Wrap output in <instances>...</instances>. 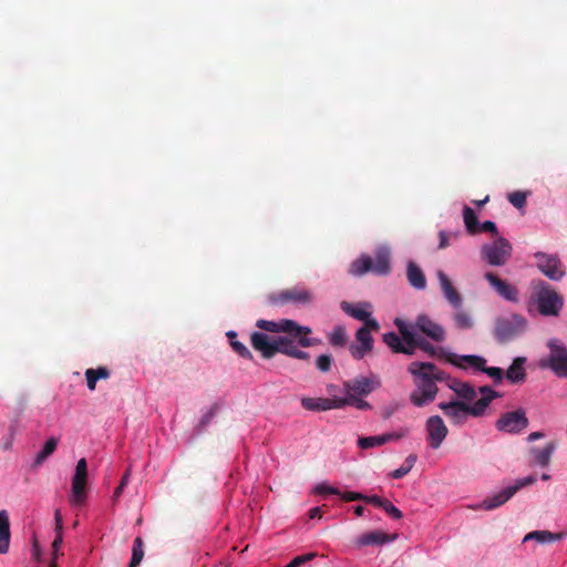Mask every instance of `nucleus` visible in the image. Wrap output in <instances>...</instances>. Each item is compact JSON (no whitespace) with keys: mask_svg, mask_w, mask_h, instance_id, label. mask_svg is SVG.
Wrapping results in <instances>:
<instances>
[{"mask_svg":"<svg viewBox=\"0 0 567 567\" xmlns=\"http://www.w3.org/2000/svg\"><path fill=\"white\" fill-rule=\"evenodd\" d=\"M408 371L415 378V390L410 400L415 406H424L433 402L437 394L436 381L444 380V373L431 362H412Z\"/></svg>","mask_w":567,"mask_h":567,"instance_id":"f257e3e1","label":"nucleus"},{"mask_svg":"<svg viewBox=\"0 0 567 567\" xmlns=\"http://www.w3.org/2000/svg\"><path fill=\"white\" fill-rule=\"evenodd\" d=\"M400 336L395 332H386L383 334L384 343L394 353H404L412 355L416 349L423 350L430 357L436 355V348L426 341L424 338L419 337L412 328L409 327L402 319H395L394 321Z\"/></svg>","mask_w":567,"mask_h":567,"instance_id":"f03ea898","label":"nucleus"},{"mask_svg":"<svg viewBox=\"0 0 567 567\" xmlns=\"http://www.w3.org/2000/svg\"><path fill=\"white\" fill-rule=\"evenodd\" d=\"M250 342L252 348L260 352L265 359H270L277 353H282L299 360L307 361L310 359V354L299 350L298 346L300 344L298 342L296 343V341L288 336L270 338L262 332L255 331L251 333Z\"/></svg>","mask_w":567,"mask_h":567,"instance_id":"7ed1b4c3","label":"nucleus"},{"mask_svg":"<svg viewBox=\"0 0 567 567\" xmlns=\"http://www.w3.org/2000/svg\"><path fill=\"white\" fill-rule=\"evenodd\" d=\"M256 326L268 332H285L290 337L298 338V343L303 348L315 346L318 342L315 339L308 338L311 333L309 327L300 326L291 319H282L279 322L259 319Z\"/></svg>","mask_w":567,"mask_h":567,"instance_id":"20e7f679","label":"nucleus"},{"mask_svg":"<svg viewBox=\"0 0 567 567\" xmlns=\"http://www.w3.org/2000/svg\"><path fill=\"white\" fill-rule=\"evenodd\" d=\"M368 271L377 275H386L390 271V252L385 247H379L375 250V260L371 257L362 255L355 259L350 267V272L354 276H362Z\"/></svg>","mask_w":567,"mask_h":567,"instance_id":"39448f33","label":"nucleus"},{"mask_svg":"<svg viewBox=\"0 0 567 567\" xmlns=\"http://www.w3.org/2000/svg\"><path fill=\"white\" fill-rule=\"evenodd\" d=\"M549 353L539 360L540 369H549L558 378H567V347L558 339L547 342Z\"/></svg>","mask_w":567,"mask_h":567,"instance_id":"423d86ee","label":"nucleus"},{"mask_svg":"<svg viewBox=\"0 0 567 567\" xmlns=\"http://www.w3.org/2000/svg\"><path fill=\"white\" fill-rule=\"evenodd\" d=\"M535 300L539 313L546 317L558 316L564 306V300L558 292L544 281L538 286Z\"/></svg>","mask_w":567,"mask_h":567,"instance_id":"0eeeda50","label":"nucleus"},{"mask_svg":"<svg viewBox=\"0 0 567 567\" xmlns=\"http://www.w3.org/2000/svg\"><path fill=\"white\" fill-rule=\"evenodd\" d=\"M526 327L525 319L519 315L497 318L494 327V338L499 343H505L524 331Z\"/></svg>","mask_w":567,"mask_h":567,"instance_id":"6e6552de","label":"nucleus"},{"mask_svg":"<svg viewBox=\"0 0 567 567\" xmlns=\"http://www.w3.org/2000/svg\"><path fill=\"white\" fill-rule=\"evenodd\" d=\"M312 300V292L299 286L281 290L279 292H272L267 297L268 303L274 306H284L287 303L309 305Z\"/></svg>","mask_w":567,"mask_h":567,"instance_id":"1a4fd4ad","label":"nucleus"},{"mask_svg":"<svg viewBox=\"0 0 567 567\" xmlns=\"http://www.w3.org/2000/svg\"><path fill=\"white\" fill-rule=\"evenodd\" d=\"M528 425L529 421L523 408L502 413L495 422L497 431L508 434H519L524 432Z\"/></svg>","mask_w":567,"mask_h":567,"instance_id":"9d476101","label":"nucleus"},{"mask_svg":"<svg viewBox=\"0 0 567 567\" xmlns=\"http://www.w3.org/2000/svg\"><path fill=\"white\" fill-rule=\"evenodd\" d=\"M482 257L492 266H503L512 255V245L504 237H497L492 244L482 247Z\"/></svg>","mask_w":567,"mask_h":567,"instance_id":"9b49d317","label":"nucleus"},{"mask_svg":"<svg viewBox=\"0 0 567 567\" xmlns=\"http://www.w3.org/2000/svg\"><path fill=\"white\" fill-rule=\"evenodd\" d=\"M87 487V463L85 458H80L75 466V473L71 483V505H82L86 501Z\"/></svg>","mask_w":567,"mask_h":567,"instance_id":"f8f14e48","label":"nucleus"},{"mask_svg":"<svg viewBox=\"0 0 567 567\" xmlns=\"http://www.w3.org/2000/svg\"><path fill=\"white\" fill-rule=\"evenodd\" d=\"M537 268L550 280H560L566 271L563 262L556 255L536 252Z\"/></svg>","mask_w":567,"mask_h":567,"instance_id":"ddd939ff","label":"nucleus"},{"mask_svg":"<svg viewBox=\"0 0 567 567\" xmlns=\"http://www.w3.org/2000/svg\"><path fill=\"white\" fill-rule=\"evenodd\" d=\"M439 408L456 424L464 423L467 415L481 416L474 413V405H468L462 401L442 402Z\"/></svg>","mask_w":567,"mask_h":567,"instance_id":"4468645a","label":"nucleus"},{"mask_svg":"<svg viewBox=\"0 0 567 567\" xmlns=\"http://www.w3.org/2000/svg\"><path fill=\"white\" fill-rule=\"evenodd\" d=\"M410 328L424 333L426 337L432 339L436 342H442L445 339V330L444 328L439 324L437 322L433 321L430 317L426 315H420L417 316L414 324L409 326Z\"/></svg>","mask_w":567,"mask_h":567,"instance_id":"2eb2a0df","label":"nucleus"},{"mask_svg":"<svg viewBox=\"0 0 567 567\" xmlns=\"http://www.w3.org/2000/svg\"><path fill=\"white\" fill-rule=\"evenodd\" d=\"M425 427L429 445L434 450L439 449L449 433L443 419L439 415L430 416L426 421Z\"/></svg>","mask_w":567,"mask_h":567,"instance_id":"dca6fc26","label":"nucleus"},{"mask_svg":"<svg viewBox=\"0 0 567 567\" xmlns=\"http://www.w3.org/2000/svg\"><path fill=\"white\" fill-rule=\"evenodd\" d=\"M370 307L368 302L353 305L348 301H342L340 303V308L344 313L357 320L364 321V324L378 331L380 326L375 319L371 318V312L368 310Z\"/></svg>","mask_w":567,"mask_h":567,"instance_id":"f3484780","label":"nucleus"},{"mask_svg":"<svg viewBox=\"0 0 567 567\" xmlns=\"http://www.w3.org/2000/svg\"><path fill=\"white\" fill-rule=\"evenodd\" d=\"M348 394L365 396L380 386V382L375 377H357L343 383Z\"/></svg>","mask_w":567,"mask_h":567,"instance_id":"a211bd4d","label":"nucleus"},{"mask_svg":"<svg viewBox=\"0 0 567 567\" xmlns=\"http://www.w3.org/2000/svg\"><path fill=\"white\" fill-rule=\"evenodd\" d=\"M371 330V327H368L367 324L357 330L355 339L359 344H351L349 347V351L355 360H361L367 353L371 352L373 347Z\"/></svg>","mask_w":567,"mask_h":567,"instance_id":"6ab92c4d","label":"nucleus"},{"mask_svg":"<svg viewBox=\"0 0 567 567\" xmlns=\"http://www.w3.org/2000/svg\"><path fill=\"white\" fill-rule=\"evenodd\" d=\"M484 277L501 297L508 301L518 300V291L514 286L509 285L505 280H502L491 271L486 272Z\"/></svg>","mask_w":567,"mask_h":567,"instance_id":"aec40b11","label":"nucleus"},{"mask_svg":"<svg viewBox=\"0 0 567 567\" xmlns=\"http://www.w3.org/2000/svg\"><path fill=\"white\" fill-rule=\"evenodd\" d=\"M449 361L458 369L465 370L471 368L480 372L487 362L484 357L477 354H453Z\"/></svg>","mask_w":567,"mask_h":567,"instance_id":"412c9836","label":"nucleus"},{"mask_svg":"<svg viewBox=\"0 0 567 567\" xmlns=\"http://www.w3.org/2000/svg\"><path fill=\"white\" fill-rule=\"evenodd\" d=\"M516 494V488L505 487L501 492L486 497L482 503L475 506L476 509L492 511L511 499Z\"/></svg>","mask_w":567,"mask_h":567,"instance_id":"4be33fe9","label":"nucleus"},{"mask_svg":"<svg viewBox=\"0 0 567 567\" xmlns=\"http://www.w3.org/2000/svg\"><path fill=\"white\" fill-rule=\"evenodd\" d=\"M398 537L396 534L389 535L381 530H373L369 533H364L357 538V545L360 547L370 546V545H382L388 542L394 540Z\"/></svg>","mask_w":567,"mask_h":567,"instance_id":"5701e85b","label":"nucleus"},{"mask_svg":"<svg viewBox=\"0 0 567 567\" xmlns=\"http://www.w3.org/2000/svg\"><path fill=\"white\" fill-rule=\"evenodd\" d=\"M402 436H403V434L393 432V433H385V434L374 435V436L359 437L358 446L362 450H368V449H372L375 446H381L391 441H398Z\"/></svg>","mask_w":567,"mask_h":567,"instance_id":"b1692460","label":"nucleus"},{"mask_svg":"<svg viewBox=\"0 0 567 567\" xmlns=\"http://www.w3.org/2000/svg\"><path fill=\"white\" fill-rule=\"evenodd\" d=\"M437 278L440 280L444 297L454 308H460L462 305V297L454 288L449 277L444 274V271L439 270Z\"/></svg>","mask_w":567,"mask_h":567,"instance_id":"393cba45","label":"nucleus"},{"mask_svg":"<svg viewBox=\"0 0 567 567\" xmlns=\"http://www.w3.org/2000/svg\"><path fill=\"white\" fill-rule=\"evenodd\" d=\"M526 363V358L517 357L513 360L512 364L504 372L506 379L512 383H522L526 380V371L524 364Z\"/></svg>","mask_w":567,"mask_h":567,"instance_id":"a878e982","label":"nucleus"},{"mask_svg":"<svg viewBox=\"0 0 567 567\" xmlns=\"http://www.w3.org/2000/svg\"><path fill=\"white\" fill-rule=\"evenodd\" d=\"M556 449L557 443L551 441L548 442L543 449L534 446L529 450V452L533 455V460L536 464L540 465L542 467H546L550 463V458Z\"/></svg>","mask_w":567,"mask_h":567,"instance_id":"bb28decb","label":"nucleus"},{"mask_svg":"<svg viewBox=\"0 0 567 567\" xmlns=\"http://www.w3.org/2000/svg\"><path fill=\"white\" fill-rule=\"evenodd\" d=\"M480 393L482 394V398L477 400L474 405V413H477L480 415H483L487 406L491 404V402L499 398V393L494 391L489 385H483L478 389Z\"/></svg>","mask_w":567,"mask_h":567,"instance_id":"cd10ccee","label":"nucleus"},{"mask_svg":"<svg viewBox=\"0 0 567 567\" xmlns=\"http://www.w3.org/2000/svg\"><path fill=\"white\" fill-rule=\"evenodd\" d=\"M10 520L6 509L0 511V554H7L10 546Z\"/></svg>","mask_w":567,"mask_h":567,"instance_id":"c85d7f7f","label":"nucleus"},{"mask_svg":"<svg viewBox=\"0 0 567 567\" xmlns=\"http://www.w3.org/2000/svg\"><path fill=\"white\" fill-rule=\"evenodd\" d=\"M406 277L409 284L417 290H423L426 287L424 272L414 261L408 264Z\"/></svg>","mask_w":567,"mask_h":567,"instance_id":"c756f323","label":"nucleus"},{"mask_svg":"<svg viewBox=\"0 0 567 567\" xmlns=\"http://www.w3.org/2000/svg\"><path fill=\"white\" fill-rule=\"evenodd\" d=\"M111 375L110 370L106 367H99L97 369H86L85 379L86 385L90 391H94L96 389L97 380H106Z\"/></svg>","mask_w":567,"mask_h":567,"instance_id":"7c9ffc66","label":"nucleus"},{"mask_svg":"<svg viewBox=\"0 0 567 567\" xmlns=\"http://www.w3.org/2000/svg\"><path fill=\"white\" fill-rule=\"evenodd\" d=\"M450 388L466 401H473L477 395L476 390L467 382L453 381Z\"/></svg>","mask_w":567,"mask_h":567,"instance_id":"2f4dec72","label":"nucleus"},{"mask_svg":"<svg viewBox=\"0 0 567 567\" xmlns=\"http://www.w3.org/2000/svg\"><path fill=\"white\" fill-rule=\"evenodd\" d=\"M463 219L468 234L476 235L481 233L478 218L475 212L467 205L463 208Z\"/></svg>","mask_w":567,"mask_h":567,"instance_id":"473e14b6","label":"nucleus"},{"mask_svg":"<svg viewBox=\"0 0 567 567\" xmlns=\"http://www.w3.org/2000/svg\"><path fill=\"white\" fill-rule=\"evenodd\" d=\"M560 535L559 534H554V533H550L548 530H535V532H530L528 533L525 537H524V543L528 542V540H535L539 544H546V543H553V542H556L558 539H560Z\"/></svg>","mask_w":567,"mask_h":567,"instance_id":"72a5a7b5","label":"nucleus"},{"mask_svg":"<svg viewBox=\"0 0 567 567\" xmlns=\"http://www.w3.org/2000/svg\"><path fill=\"white\" fill-rule=\"evenodd\" d=\"M58 446V439L50 437L43 445L42 450L37 454L33 466H40L50 455L53 454Z\"/></svg>","mask_w":567,"mask_h":567,"instance_id":"f704fd0d","label":"nucleus"},{"mask_svg":"<svg viewBox=\"0 0 567 567\" xmlns=\"http://www.w3.org/2000/svg\"><path fill=\"white\" fill-rule=\"evenodd\" d=\"M329 342L332 347H343L348 342L347 330L343 326H337L329 333Z\"/></svg>","mask_w":567,"mask_h":567,"instance_id":"c9c22d12","label":"nucleus"},{"mask_svg":"<svg viewBox=\"0 0 567 567\" xmlns=\"http://www.w3.org/2000/svg\"><path fill=\"white\" fill-rule=\"evenodd\" d=\"M301 405L308 411H328L327 398H301Z\"/></svg>","mask_w":567,"mask_h":567,"instance_id":"e433bc0d","label":"nucleus"},{"mask_svg":"<svg viewBox=\"0 0 567 567\" xmlns=\"http://www.w3.org/2000/svg\"><path fill=\"white\" fill-rule=\"evenodd\" d=\"M144 557V543L141 537H136L133 543L132 558L128 567H137Z\"/></svg>","mask_w":567,"mask_h":567,"instance_id":"4c0bfd02","label":"nucleus"},{"mask_svg":"<svg viewBox=\"0 0 567 567\" xmlns=\"http://www.w3.org/2000/svg\"><path fill=\"white\" fill-rule=\"evenodd\" d=\"M417 457L415 454H410L403 462V464L391 473V476L395 480L404 477L414 466Z\"/></svg>","mask_w":567,"mask_h":567,"instance_id":"58836bf2","label":"nucleus"},{"mask_svg":"<svg viewBox=\"0 0 567 567\" xmlns=\"http://www.w3.org/2000/svg\"><path fill=\"white\" fill-rule=\"evenodd\" d=\"M453 320L455 326L460 329H471L474 326L471 315L464 310H458L454 313Z\"/></svg>","mask_w":567,"mask_h":567,"instance_id":"ea45409f","label":"nucleus"},{"mask_svg":"<svg viewBox=\"0 0 567 567\" xmlns=\"http://www.w3.org/2000/svg\"><path fill=\"white\" fill-rule=\"evenodd\" d=\"M481 372L487 374L494 381L495 384L502 383V381L504 379L503 369L497 368V367H487L486 364H484Z\"/></svg>","mask_w":567,"mask_h":567,"instance_id":"a19ab883","label":"nucleus"},{"mask_svg":"<svg viewBox=\"0 0 567 567\" xmlns=\"http://www.w3.org/2000/svg\"><path fill=\"white\" fill-rule=\"evenodd\" d=\"M507 199L514 207L520 209L526 205L527 195L524 192L517 190L509 193Z\"/></svg>","mask_w":567,"mask_h":567,"instance_id":"79ce46f5","label":"nucleus"},{"mask_svg":"<svg viewBox=\"0 0 567 567\" xmlns=\"http://www.w3.org/2000/svg\"><path fill=\"white\" fill-rule=\"evenodd\" d=\"M332 357L330 354H320L316 360V367L321 372H328L331 369Z\"/></svg>","mask_w":567,"mask_h":567,"instance_id":"37998d69","label":"nucleus"},{"mask_svg":"<svg viewBox=\"0 0 567 567\" xmlns=\"http://www.w3.org/2000/svg\"><path fill=\"white\" fill-rule=\"evenodd\" d=\"M230 346H231L233 350L235 352H237L241 358H245L248 360H251L254 358L250 350L244 343H241L237 340H231Z\"/></svg>","mask_w":567,"mask_h":567,"instance_id":"c03bdc74","label":"nucleus"},{"mask_svg":"<svg viewBox=\"0 0 567 567\" xmlns=\"http://www.w3.org/2000/svg\"><path fill=\"white\" fill-rule=\"evenodd\" d=\"M349 403H350V394H348V396H346V398H334V399L327 398L328 410L341 409V408H344L346 405H349Z\"/></svg>","mask_w":567,"mask_h":567,"instance_id":"a18cd8bd","label":"nucleus"},{"mask_svg":"<svg viewBox=\"0 0 567 567\" xmlns=\"http://www.w3.org/2000/svg\"><path fill=\"white\" fill-rule=\"evenodd\" d=\"M315 557H317V553H308L305 555H300L295 557L288 565L285 567H299L300 565L312 560Z\"/></svg>","mask_w":567,"mask_h":567,"instance_id":"49530a36","label":"nucleus"},{"mask_svg":"<svg viewBox=\"0 0 567 567\" xmlns=\"http://www.w3.org/2000/svg\"><path fill=\"white\" fill-rule=\"evenodd\" d=\"M313 492L319 495H340V492L338 488L332 487L326 483L318 484Z\"/></svg>","mask_w":567,"mask_h":567,"instance_id":"de8ad7c7","label":"nucleus"},{"mask_svg":"<svg viewBox=\"0 0 567 567\" xmlns=\"http://www.w3.org/2000/svg\"><path fill=\"white\" fill-rule=\"evenodd\" d=\"M130 476H131V468L128 467L126 470V472L124 473L123 477L121 478V482H120L118 486L114 491V494H113V501L114 502L121 496V494L123 493L124 488L128 484Z\"/></svg>","mask_w":567,"mask_h":567,"instance_id":"09e8293b","label":"nucleus"},{"mask_svg":"<svg viewBox=\"0 0 567 567\" xmlns=\"http://www.w3.org/2000/svg\"><path fill=\"white\" fill-rule=\"evenodd\" d=\"M359 396L360 395L350 394L349 405H352V406L357 408L358 410H371L372 409L371 404L368 401H365Z\"/></svg>","mask_w":567,"mask_h":567,"instance_id":"8fccbe9b","label":"nucleus"},{"mask_svg":"<svg viewBox=\"0 0 567 567\" xmlns=\"http://www.w3.org/2000/svg\"><path fill=\"white\" fill-rule=\"evenodd\" d=\"M382 509L394 519H401L403 517L402 512L388 499L385 501Z\"/></svg>","mask_w":567,"mask_h":567,"instance_id":"3c124183","label":"nucleus"},{"mask_svg":"<svg viewBox=\"0 0 567 567\" xmlns=\"http://www.w3.org/2000/svg\"><path fill=\"white\" fill-rule=\"evenodd\" d=\"M536 481H537V478L535 475H528L526 477L517 480L516 483L509 487L516 488V493H517L520 488L533 485Z\"/></svg>","mask_w":567,"mask_h":567,"instance_id":"603ef678","label":"nucleus"},{"mask_svg":"<svg viewBox=\"0 0 567 567\" xmlns=\"http://www.w3.org/2000/svg\"><path fill=\"white\" fill-rule=\"evenodd\" d=\"M458 234L457 233H454V234H447L446 231L444 230H441L439 233V238H440V243H439V249H445L446 247H449L450 243H449V238L450 237H453V238H457Z\"/></svg>","mask_w":567,"mask_h":567,"instance_id":"864d4df0","label":"nucleus"},{"mask_svg":"<svg viewBox=\"0 0 567 567\" xmlns=\"http://www.w3.org/2000/svg\"><path fill=\"white\" fill-rule=\"evenodd\" d=\"M217 411V404H214L202 417L200 422H199V426L202 429L206 427L209 422L212 421V419L214 417L215 413Z\"/></svg>","mask_w":567,"mask_h":567,"instance_id":"5fc2aeb1","label":"nucleus"},{"mask_svg":"<svg viewBox=\"0 0 567 567\" xmlns=\"http://www.w3.org/2000/svg\"><path fill=\"white\" fill-rule=\"evenodd\" d=\"M385 498H382L378 495H363V502L368 503V504H372L374 506H378L380 508L383 507L384 503H385Z\"/></svg>","mask_w":567,"mask_h":567,"instance_id":"6e6d98bb","label":"nucleus"},{"mask_svg":"<svg viewBox=\"0 0 567 567\" xmlns=\"http://www.w3.org/2000/svg\"><path fill=\"white\" fill-rule=\"evenodd\" d=\"M363 495L364 494L358 493V492H346L342 494L340 493V496L344 502H353V501H362L363 502Z\"/></svg>","mask_w":567,"mask_h":567,"instance_id":"4d7b16f0","label":"nucleus"},{"mask_svg":"<svg viewBox=\"0 0 567 567\" xmlns=\"http://www.w3.org/2000/svg\"><path fill=\"white\" fill-rule=\"evenodd\" d=\"M480 229H481V233L485 231V233H491L492 235H497V233H498L496 224L491 220H486L482 225L480 224Z\"/></svg>","mask_w":567,"mask_h":567,"instance_id":"13d9d810","label":"nucleus"},{"mask_svg":"<svg viewBox=\"0 0 567 567\" xmlns=\"http://www.w3.org/2000/svg\"><path fill=\"white\" fill-rule=\"evenodd\" d=\"M54 520H55V532L56 533L62 532V528H63L62 515L59 509H56L54 513Z\"/></svg>","mask_w":567,"mask_h":567,"instance_id":"bf43d9fd","label":"nucleus"},{"mask_svg":"<svg viewBox=\"0 0 567 567\" xmlns=\"http://www.w3.org/2000/svg\"><path fill=\"white\" fill-rule=\"evenodd\" d=\"M41 557V549L38 544V540L34 538L32 544V558L35 560H40Z\"/></svg>","mask_w":567,"mask_h":567,"instance_id":"052dcab7","label":"nucleus"},{"mask_svg":"<svg viewBox=\"0 0 567 567\" xmlns=\"http://www.w3.org/2000/svg\"><path fill=\"white\" fill-rule=\"evenodd\" d=\"M544 437V433L543 432H533L530 433L528 436H527V441L529 442H533V441H536V440H539Z\"/></svg>","mask_w":567,"mask_h":567,"instance_id":"680f3d73","label":"nucleus"},{"mask_svg":"<svg viewBox=\"0 0 567 567\" xmlns=\"http://www.w3.org/2000/svg\"><path fill=\"white\" fill-rule=\"evenodd\" d=\"M394 413V409L393 408H384L382 410V417L384 420H388L392 416V414Z\"/></svg>","mask_w":567,"mask_h":567,"instance_id":"e2e57ef3","label":"nucleus"},{"mask_svg":"<svg viewBox=\"0 0 567 567\" xmlns=\"http://www.w3.org/2000/svg\"><path fill=\"white\" fill-rule=\"evenodd\" d=\"M61 544H62V532L56 533V537L54 538V540L52 543V547L54 549H56L59 546H61Z\"/></svg>","mask_w":567,"mask_h":567,"instance_id":"0e129e2a","label":"nucleus"},{"mask_svg":"<svg viewBox=\"0 0 567 567\" xmlns=\"http://www.w3.org/2000/svg\"><path fill=\"white\" fill-rule=\"evenodd\" d=\"M320 513H321V508L320 507H313L309 511V517L310 518H316V517H320Z\"/></svg>","mask_w":567,"mask_h":567,"instance_id":"69168bd1","label":"nucleus"},{"mask_svg":"<svg viewBox=\"0 0 567 567\" xmlns=\"http://www.w3.org/2000/svg\"><path fill=\"white\" fill-rule=\"evenodd\" d=\"M363 513H364V507H363V506L359 505V506H355V507H354V514H355L357 516H362V515H363Z\"/></svg>","mask_w":567,"mask_h":567,"instance_id":"338daca9","label":"nucleus"},{"mask_svg":"<svg viewBox=\"0 0 567 567\" xmlns=\"http://www.w3.org/2000/svg\"><path fill=\"white\" fill-rule=\"evenodd\" d=\"M489 200V197L486 196L484 199L482 200H474V204H476L477 206H483L484 204H486L487 202Z\"/></svg>","mask_w":567,"mask_h":567,"instance_id":"774afa93","label":"nucleus"}]
</instances>
